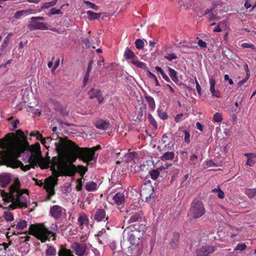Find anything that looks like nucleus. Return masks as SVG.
Listing matches in <instances>:
<instances>
[{
	"instance_id": "obj_1",
	"label": "nucleus",
	"mask_w": 256,
	"mask_h": 256,
	"mask_svg": "<svg viewBox=\"0 0 256 256\" xmlns=\"http://www.w3.org/2000/svg\"><path fill=\"white\" fill-rule=\"evenodd\" d=\"M55 146L58 152L64 156H69L74 159L78 158L88 164L94 159L96 150L100 148V145L91 148H82L67 138H60L58 143Z\"/></svg>"
},
{
	"instance_id": "obj_2",
	"label": "nucleus",
	"mask_w": 256,
	"mask_h": 256,
	"mask_svg": "<svg viewBox=\"0 0 256 256\" xmlns=\"http://www.w3.org/2000/svg\"><path fill=\"white\" fill-rule=\"evenodd\" d=\"M20 186L19 181L15 180L14 184L9 188V192L2 190L1 196L4 201L14 200L19 206V208H26L28 206V201L30 198L28 191L27 190H20Z\"/></svg>"
},
{
	"instance_id": "obj_3",
	"label": "nucleus",
	"mask_w": 256,
	"mask_h": 256,
	"mask_svg": "<svg viewBox=\"0 0 256 256\" xmlns=\"http://www.w3.org/2000/svg\"><path fill=\"white\" fill-rule=\"evenodd\" d=\"M28 233L34 236L42 242L47 240H50L52 237V240H54L56 238V234L47 228L43 223L30 224ZM24 234H26L27 232Z\"/></svg>"
},
{
	"instance_id": "obj_4",
	"label": "nucleus",
	"mask_w": 256,
	"mask_h": 256,
	"mask_svg": "<svg viewBox=\"0 0 256 256\" xmlns=\"http://www.w3.org/2000/svg\"><path fill=\"white\" fill-rule=\"evenodd\" d=\"M40 144L38 143L30 146L26 138H24L18 140L14 144L12 148V152L16 156H20L26 150L37 154V152L39 151L38 152H40Z\"/></svg>"
},
{
	"instance_id": "obj_5",
	"label": "nucleus",
	"mask_w": 256,
	"mask_h": 256,
	"mask_svg": "<svg viewBox=\"0 0 256 256\" xmlns=\"http://www.w3.org/2000/svg\"><path fill=\"white\" fill-rule=\"evenodd\" d=\"M40 144L38 143L30 146L26 138H24L18 140L14 144L12 148V152L16 156H20L26 150L37 154V152L39 151L38 152H40Z\"/></svg>"
},
{
	"instance_id": "obj_6",
	"label": "nucleus",
	"mask_w": 256,
	"mask_h": 256,
	"mask_svg": "<svg viewBox=\"0 0 256 256\" xmlns=\"http://www.w3.org/2000/svg\"><path fill=\"white\" fill-rule=\"evenodd\" d=\"M22 138L24 136V132L21 130H18L16 131V134L14 133H9L7 134L4 138H0V148L5 149L10 146H12L10 148L11 152H12V148L14 144L18 140L22 139L18 137Z\"/></svg>"
},
{
	"instance_id": "obj_7",
	"label": "nucleus",
	"mask_w": 256,
	"mask_h": 256,
	"mask_svg": "<svg viewBox=\"0 0 256 256\" xmlns=\"http://www.w3.org/2000/svg\"><path fill=\"white\" fill-rule=\"evenodd\" d=\"M58 168L64 172V176H74L76 172H77L82 178L88 171L86 167L82 166H78L77 168H76L74 164H68L66 162H63L62 166H59Z\"/></svg>"
},
{
	"instance_id": "obj_8",
	"label": "nucleus",
	"mask_w": 256,
	"mask_h": 256,
	"mask_svg": "<svg viewBox=\"0 0 256 256\" xmlns=\"http://www.w3.org/2000/svg\"><path fill=\"white\" fill-rule=\"evenodd\" d=\"M206 212L203 202L200 200H194L190 204L189 214L194 220H198L204 216Z\"/></svg>"
},
{
	"instance_id": "obj_9",
	"label": "nucleus",
	"mask_w": 256,
	"mask_h": 256,
	"mask_svg": "<svg viewBox=\"0 0 256 256\" xmlns=\"http://www.w3.org/2000/svg\"><path fill=\"white\" fill-rule=\"evenodd\" d=\"M58 177L54 178L50 176L46 178L45 180V184L44 186V188L46 190L47 192V200H51L52 197L55 195L56 192L54 190V187L58 184Z\"/></svg>"
},
{
	"instance_id": "obj_10",
	"label": "nucleus",
	"mask_w": 256,
	"mask_h": 256,
	"mask_svg": "<svg viewBox=\"0 0 256 256\" xmlns=\"http://www.w3.org/2000/svg\"><path fill=\"white\" fill-rule=\"evenodd\" d=\"M11 153L12 156L8 160V164L11 168H16L20 167L24 172L30 170V165L26 164L24 166L20 161L18 160V158L20 156H16L13 152Z\"/></svg>"
},
{
	"instance_id": "obj_11",
	"label": "nucleus",
	"mask_w": 256,
	"mask_h": 256,
	"mask_svg": "<svg viewBox=\"0 0 256 256\" xmlns=\"http://www.w3.org/2000/svg\"><path fill=\"white\" fill-rule=\"evenodd\" d=\"M60 160V159L56 157H54L52 160H51L50 158L48 159H46L40 156V160L38 161V164L42 169L47 168L50 167V165H52V169L54 171L56 172V167L58 166V161Z\"/></svg>"
},
{
	"instance_id": "obj_12",
	"label": "nucleus",
	"mask_w": 256,
	"mask_h": 256,
	"mask_svg": "<svg viewBox=\"0 0 256 256\" xmlns=\"http://www.w3.org/2000/svg\"><path fill=\"white\" fill-rule=\"evenodd\" d=\"M142 211H135V212H131L128 216L125 218L124 220V224H132L136 222H140L142 220Z\"/></svg>"
},
{
	"instance_id": "obj_13",
	"label": "nucleus",
	"mask_w": 256,
	"mask_h": 256,
	"mask_svg": "<svg viewBox=\"0 0 256 256\" xmlns=\"http://www.w3.org/2000/svg\"><path fill=\"white\" fill-rule=\"evenodd\" d=\"M50 214L55 220H60L65 218L66 210L60 206L54 205L50 208Z\"/></svg>"
},
{
	"instance_id": "obj_14",
	"label": "nucleus",
	"mask_w": 256,
	"mask_h": 256,
	"mask_svg": "<svg viewBox=\"0 0 256 256\" xmlns=\"http://www.w3.org/2000/svg\"><path fill=\"white\" fill-rule=\"evenodd\" d=\"M140 196L142 200L145 199L146 202L150 204H152L154 202V188L152 186H148L143 188L140 191Z\"/></svg>"
},
{
	"instance_id": "obj_15",
	"label": "nucleus",
	"mask_w": 256,
	"mask_h": 256,
	"mask_svg": "<svg viewBox=\"0 0 256 256\" xmlns=\"http://www.w3.org/2000/svg\"><path fill=\"white\" fill-rule=\"evenodd\" d=\"M88 95L90 99L96 98L99 104L103 102L104 98L102 95L101 90L98 88H92L88 92Z\"/></svg>"
},
{
	"instance_id": "obj_16",
	"label": "nucleus",
	"mask_w": 256,
	"mask_h": 256,
	"mask_svg": "<svg viewBox=\"0 0 256 256\" xmlns=\"http://www.w3.org/2000/svg\"><path fill=\"white\" fill-rule=\"evenodd\" d=\"M127 234H128V240L133 245L138 244L140 238L142 237L144 234L136 230H129L128 232H127Z\"/></svg>"
},
{
	"instance_id": "obj_17",
	"label": "nucleus",
	"mask_w": 256,
	"mask_h": 256,
	"mask_svg": "<svg viewBox=\"0 0 256 256\" xmlns=\"http://www.w3.org/2000/svg\"><path fill=\"white\" fill-rule=\"evenodd\" d=\"M146 225H144V224H140V222H137L136 223L131 224V225H128L124 230V233L129 232L130 230H136L138 232H141L144 234L146 231Z\"/></svg>"
},
{
	"instance_id": "obj_18",
	"label": "nucleus",
	"mask_w": 256,
	"mask_h": 256,
	"mask_svg": "<svg viewBox=\"0 0 256 256\" xmlns=\"http://www.w3.org/2000/svg\"><path fill=\"white\" fill-rule=\"evenodd\" d=\"M215 247L213 246H205L196 250L194 256H208V254L213 252Z\"/></svg>"
},
{
	"instance_id": "obj_19",
	"label": "nucleus",
	"mask_w": 256,
	"mask_h": 256,
	"mask_svg": "<svg viewBox=\"0 0 256 256\" xmlns=\"http://www.w3.org/2000/svg\"><path fill=\"white\" fill-rule=\"evenodd\" d=\"M71 248L75 251L76 254L79 256H83L86 250V246L84 244L78 242L73 243Z\"/></svg>"
},
{
	"instance_id": "obj_20",
	"label": "nucleus",
	"mask_w": 256,
	"mask_h": 256,
	"mask_svg": "<svg viewBox=\"0 0 256 256\" xmlns=\"http://www.w3.org/2000/svg\"><path fill=\"white\" fill-rule=\"evenodd\" d=\"M216 7V6L214 4L212 8L205 10L204 12V16L208 15L207 17L210 22V20H219L220 18L218 16H217V14L214 12Z\"/></svg>"
},
{
	"instance_id": "obj_21",
	"label": "nucleus",
	"mask_w": 256,
	"mask_h": 256,
	"mask_svg": "<svg viewBox=\"0 0 256 256\" xmlns=\"http://www.w3.org/2000/svg\"><path fill=\"white\" fill-rule=\"evenodd\" d=\"M104 218L106 220L108 218V217H106L105 211L100 208L96 210L94 215V220L96 222H101V220H104Z\"/></svg>"
},
{
	"instance_id": "obj_22",
	"label": "nucleus",
	"mask_w": 256,
	"mask_h": 256,
	"mask_svg": "<svg viewBox=\"0 0 256 256\" xmlns=\"http://www.w3.org/2000/svg\"><path fill=\"white\" fill-rule=\"evenodd\" d=\"M28 28L30 30H48V27L45 23L42 22H36L28 25Z\"/></svg>"
},
{
	"instance_id": "obj_23",
	"label": "nucleus",
	"mask_w": 256,
	"mask_h": 256,
	"mask_svg": "<svg viewBox=\"0 0 256 256\" xmlns=\"http://www.w3.org/2000/svg\"><path fill=\"white\" fill-rule=\"evenodd\" d=\"M95 126L100 130L109 129L111 126L108 122L102 120H98L95 122Z\"/></svg>"
},
{
	"instance_id": "obj_24",
	"label": "nucleus",
	"mask_w": 256,
	"mask_h": 256,
	"mask_svg": "<svg viewBox=\"0 0 256 256\" xmlns=\"http://www.w3.org/2000/svg\"><path fill=\"white\" fill-rule=\"evenodd\" d=\"M78 222L79 227L82 230L84 224H88L89 219L86 214H81L78 218Z\"/></svg>"
},
{
	"instance_id": "obj_25",
	"label": "nucleus",
	"mask_w": 256,
	"mask_h": 256,
	"mask_svg": "<svg viewBox=\"0 0 256 256\" xmlns=\"http://www.w3.org/2000/svg\"><path fill=\"white\" fill-rule=\"evenodd\" d=\"M216 83V82L214 78L212 77L210 78V91L211 93L212 96H215L216 98H220V93L219 90H215Z\"/></svg>"
},
{
	"instance_id": "obj_26",
	"label": "nucleus",
	"mask_w": 256,
	"mask_h": 256,
	"mask_svg": "<svg viewBox=\"0 0 256 256\" xmlns=\"http://www.w3.org/2000/svg\"><path fill=\"white\" fill-rule=\"evenodd\" d=\"M112 200L118 206H120L124 202V195L122 193L118 192L114 196Z\"/></svg>"
},
{
	"instance_id": "obj_27",
	"label": "nucleus",
	"mask_w": 256,
	"mask_h": 256,
	"mask_svg": "<svg viewBox=\"0 0 256 256\" xmlns=\"http://www.w3.org/2000/svg\"><path fill=\"white\" fill-rule=\"evenodd\" d=\"M11 178L8 175L0 174V186L4 188L10 183Z\"/></svg>"
},
{
	"instance_id": "obj_28",
	"label": "nucleus",
	"mask_w": 256,
	"mask_h": 256,
	"mask_svg": "<svg viewBox=\"0 0 256 256\" xmlns=\"http://www.w3.org/2000/svg\"><path fill=\"white\" fill-rule=\"evenodd\" d=\"M245 156L248 158L246 165H248L250 166H253L256 162V154H246Z\"/></svg>"
},
{
	"instance_id": "obj_29",
	"label": "nucleus",
	"mask_w": 256,
	"mask_h": 256,
	"mask_svg": "<svg viewBox=\"0 0 256 256\" xmlns=\"http://www.w3.org/2000/svg\"><path fill=\"white\" fill-rule=\"evenodd\" d=\"M144 98L150 110L152 111H154L156 106L154 98L152 96L148 94L145 95Z\"/></svg>"
},
{
	"instance_id": "obj_30",
	"label": "nucleus",
	"mask_w": 256,
	"mask_h": 256,
	"mask_svg": "<svg viewBox=\"0 0 256 256\" xmlns=\"http://www.w3.org/2000/svg\"><path fill=\"white\" fill-rule=\"evenodd\" d=\"M138 157V154L134 152H129L124 156V161L127 163L131 162Z\"/></svg>"
},
{
	"instance_id": "obj_31",
	"label": "nucleus",
	"mask_w": 256,
	"mask_h": 256,
	"mask_svg": "<svg viewBox=\"0 0 256 256\" xmlns=\"http://www.w3.org/2000/svg\"><path fill=\"white\" fill-rule=\"evenodd\" d=\"M124 58L126 60L132 59V60L135 58H138V56H136L132 50L127 48L126 50H125V52H124Z\"/></svg>"
},
{
	"instance_id": "obj_32",
	"label": "nucleus",
	"mask_w": 256,
	"mask_h": 256,
	"mask_svg": "<svg viewBox=\"0 0 256 256\" xmlns=\"http://www.w3.org/2000/svg\"><path fill=\"white\" fill-rule=\"evenodd\" d=\"M180 240V234L178 232H174L170 242V245L172 248H175L177 247Z\"/></svg>"
},
{
	"instance_id": "obj_33",
	"label": "nucleus",
	"mask_w": 256,
	"mask_h": 256,
	"mask_svg": "<svg viewBox=\"0 0 256 256\" xmlns=\"http://www.w3.org/2000/svg\"><path fill=\"white\" fill-rule=\"evenodd\" d=\"M32 12V10H20V11H16L14 16V18H20L22 16H28Z\"/></svg>"
},
{
	"instance_id": "obj_34",
	"label": "nucleus",
	"mask_w": 256,
	"mask_h": 256,
	"mask_svg": "<svg viewBox=\"0 0 256 256\" xmlns=\"http://www.w3.org/2000/svg\"><path fill=\"white\" fill-rule=\"evenodd\" d=\"M131 64H134L137 68H141L145 70L146 68V64L138 60V58H135L131 60Z\"/></svg>"
},
{
	"instance_id": "obj_35",
	"label": "nucleus",
	"mask_w": 256,
	"mask_h": 256,
	"mask_svg": "<svg viewBox=\"0 0 256 256\" xmlns=\"http://www.w3.org/2000/svg\"><path fill=\"white\" fill-rule=\"evenodd\" d=\"M175 154L173 152H168L164 154L161 157L162 160H170L174 158Z\"/></svg>"
},
{
	"instance_id": "obj_36",
	"label": "nucleus",
	"mask_w": 256,
	"mask_h": 256,
	"mask_svg": "<svg viewBox=\"0 0 256 256\" xmlns=\"http://www.w3.org/2000/svg\"><path fill=\"white\" fill-rule=\"evenodd\" d=\"M86 14L88 16V20H98L101 16V13H94V12H92V11H90V10L86 11Z\"/></svg>"
},
{
	"instance_id": "obj_37",
	"label": "nucleus",
	"mask_w": 256,
	"mask_h": 256,
	"mask_svg": "<svg viewBox=\"0 0 256 256\" xmlns=\"http://www.w3.org/2000/svg\"><path fill=\"white\" fill-rule=\"evenodd\" d=\"M58 256H74L72 252L65 248H60L58 252Z\"/></svg>"
},
{
	"instance_id": "obj_38",
	"label": "nucleus",
	"mask_w": 256,
	"mask_h": 256,
	"mask_svg": "<svg viewBox=\"0 0 256 256\" xmlns=\"http://www.w3.org/2000/svg\"><path fill=\"white\" fill-rule=\"evenodd\" d=\"M168 70H169V75H170V77L171 78L172 80L174 82L177 84L179 80L177 76L176 71L175 70H174L171 68H169Z\"/></svg>"
},
{
	"instance_id": "obj_39",
	"label": "nucleus",
	"mask_w": 256,
	"mask_h": 256,
	"mask_svg": "<svg viewBox=\"0 0 256 256\" xmlns=\"http://www.w3.org/2000/svg\"><path fill=\"white\" fill-rule=\"evenodd\" d=\"M97 188V184L94 182H90L86 184L84 188L88 192L95 190Z\"/></svg>"
},
{
	"instance_id": "obj_40",
	"label": "nucleus",
	"mask_w": 256,
	"mask_h": 256,
	"mask_svg": "<svg viewBox=\"0 0 256 256\" xmlns=\"http://www.w3.org/2000/svg\"><path fill=\"white\" fill-rule=\"evenodd\" d=\"M41 156V152L38 154L31 152L30 156L28 158V162H38Z\"/></svg>"
},
{
	"instance_id": "obj_41",
	"label": "nucleus",
	"mask_w": 256,
	"mask_h": 256,
	"mask_svg": "<svg viewBox=\"0 0 256 256\" xmlns=\"http://www.w3.org/2000/svg\"><path fill=\"white\" fill-rule=\"evenodd\" d=\"M244 193L248 198H253L256 196V188H247L245 190Z\"/></svg>"
},
{
	"instance_id": "obj_42",
	"label": "nucleus",
	"mask_w": 256,
	"mask_h": 256,
	"mask_svg": "<svg viewBox=\"0 0 256 256\" xmlns=\"http://www.w3.org/2000/svg\"><path fill=\"white\" fill-rule=\"evenodd\" d=\"M58 0H53L50 2L44 3L41 7V9H48L52 6H54L56 4Z\"/></svg>"
},
{
	"instance_id": "obj_43",
	"label": "nucleus",
	"mask_w": 256,
	"mask_h": 256,
	"mask_svg": "<svg viewBox=\"0 0 256 256\" xmlns=\"http://www.w3.org/2000/svg\"><path fill=\"white\" fill-rule=\"evenodd\" d=\"M156 69L158 72H160L162 78L168 82H171L170 78L164 72L163 70L159 66H156Z\"/></svg>"
},
{
	"instance_id": "obj_44",
	"label": "nucleus",
	"mask_w": 256,
	"mask_h": 256,
	"mask_svg": "<svg viewBox=\"0 0 256 256\" xmlns=\"http://www.w3.org/2000/svg\"><path fill=\"white\" fill-rule=\"evenodd\" d=\"M150 178L153 180H156L160 174V172L158 169H154L150 172Z\"/></svg>"
},
{
	"instance_id": "obj_45",
	"label": "nucleus",
	"mask_w": 256,
	"mask_h": 256,
	"mask_svg": "<svg viewBox=\"0 0 256 256\" xmlns=\"http://www.w3.org/2000/svg\"><path fill=\"white\" fill-rule=\"evenodd\" d=\"M46 256H54L56 254V249L52 246H49L46 252Z\"/></svg>"
},
{
	"instance_id": "obj_46",
	"label": "nucleus",
	"mask_w": 256,
	"mask_h": 256,
	"mask_svg": "<svg viewBox=\"0 0 256 256\" xmlns=\"http://www.w3.org/2000/svg\"><path fill=\"white\" fill-rule=\"evenodd\" d=\"M27 226V222L26 220H20L16 225V228L18 230H24Z\"/></svg>"
},
{
	"instance_id": "obj_47",
	"label": "nucleus",
	"mask_w": 256,
	"mask_h": 256,
	"mask_svg": "<svg viewBox=\"0 0 256 256\" xmlns=\"http://www.w3.org/2000/svg\"><path fill=\"white\" fill-rule=\"evenodd\" d=\"M4 218L7 222L14 220V216L12 212H10V211H6L4 212Z\"/></svg>"
},
{
	"instance_id": "obj_48",
	"label": "nucleus",
	"mask_w": 256,
	"mask_h": 256,
	"mask_svg": "<svg viewBox=\"0 0 256 256\" xmlns=\"http://www.w3.org/2000/svg\"><path fill=\"white\" fill-rule=\"evenodd\" d=\"M135 45H136L137 48L141 50L144 48V42L141 38H137L136 40H135Z\"/></svg>"
},
{
	"instance_id": "obj_49",
	"label": "nucleus",
	"mask_w": 256,
	"mask_h": 256,
	"mask_svg": "<svg viewBox=\"0 0 256 256\" xmlns=\"http://www.w3.org/2000/svg\"><path fill=\"white\" fill-rule=\"evenodd\" d=\"M247 246L246 243L240 242L238 243L234 248V251L240 250V252L244 250L246 248Z\"/></svg>"
},
{
	"instance_id": "obj_50",
	"label": "nucleus",
	"mask_w": 256,
	"mask_h": 256,
	"mask_svg": "<svg viewBox=\"0 0 256 256\" xmlns=\"http://www.w3.org/2000/svg\"><path fill=\"white\" fill-rule=\"evenodd\" d=\"M188 116L187 114H184L182 113L178 114L175 117V121L176 122H179L185 120Z\"/></svg>"
},
{
	"instance_id": "obj_51",
	"label": "nucleus",
	"mask_w": 256,
	"mask_h": 256,
	"mask_svg": "<svg viewBox=\"0 0 256 256\" xmlns=\"http://www.w3.org/2000/svg\"><path fill=\"white\" fill-rule=\"evenodd\" d=\"M10 39V38L7 36L4 38V41L0 46V50L2 51H3L8 46L9 44Z\"/></svg>"
},
{
	"instance_id": "obj_52",
	"label": "nucleus",
	"mask_w": 256,
	"mask_h": 256,
	"mask_svg": "<svg viewBox=\"0 0 256 256\" xmlns=\"http://www.w3.org/2000/svg\"><path fill=\"white\" fill-rule=\"evenodd\" d=\"M12 202V204H10L8 208H4V209H6V210L10 209V210H14L17 208H19V206H18L16 204V203L15 202L14 200H10L8 202Z\"/></svg>"
},
{
	"instance_id": "obj_53",
	"label": "nucleus",
	"mask_w": 256,
	"mask_h": 256,
	"mask_svg": "<svg viewBox=\"0 0 256 256\" xmlns=\"http://www.w3.org/2000/svg\"><path fill=\"white\" fill-rule=\"evenodd\" d=\"M158 114L159 117L162 120H166L168 118L167 113L162 110L158 109Z\"/></svg>"
},
{
	"instance_id": "obj_54",
	"label": "nucleus",
	"mask_w": 256,
	"mask_h": 256,
	"mask_svg": "<svg viewBox=\"0 0 256 256\" xmlns=\"http://www.w3.org/2000/svg\"><path fill=\"white\" fill-rule=\"evenodd\" d=\"M148 118L151 124L155 128H156L158 127V124L154 118L153 117L152 114H149L148 115Z\"/></svg>"
},
{
	"instance_id": "obj_55",
	"label": "nucleus",
	"mask_w": 256,
	"mask_h": 256,
	"mask_svg": "<svg viewBox=\"0 0 256 256\" xmlns=\"http://www.w3.org/2000/svg\"><path fill=\"white\" fill-rule=\"evenodd\" d=\"M214 120L217 122H221L222 120V114L219 112L216 113L214 116Z\"/></svg>"
},
{
	"instance_id": "obj_56",
	"label": "nucleus",
	"mask_w": 256,
	"mask_h": 256,
	"mask_svg": "<svg viewBox=\"0 0 256 256\" xmlns=\"http://www.w3.org/2000/svg\"><path fill=\"white\" fill-rule=\"evenodd\" d=\"M84 42L87 48H95V46H93L92 43L91 42V41L88 38H85L84 40Z\"/></svg>"
},
{
	"instance_id": "obj_57",
	"label": "nucleus",
	"mask_w": 256,
	"mask_h": 256,
	"mask_svg": "<svg viewBox=\"0 0 256 256\" xmlns=\"http://www.w3.org/2000/svg\"><path fill=\"white\" fill-rule=\"evenodd\" d=\"M84 3L88 6L90 8L94 10H98V7L96 6L95 4L92 3L88 1H84Z\"/></svg>"
},
{
	"instance_id": "obj_58",
	"label": "nucleus",
	"mask_w": 256,
	"mask_h": 256,
	"mask_svg": "<svg viewBox=\"0 0 256 256\" xmlns=\"http://www.w3.org/2000/svg\"><path fill=\"white\" fill-rule=\"evenodd\" d=\"M148 74L149 76L152 78H154V80H155V82H156V86H160V84L158 82V80L156 77V76L150 70H148Z\"/></svg>"
},
{
	"instance_id": "obj_59",
	"label": "nucleus",
	"mask_w": 256,
	"mask_h": 256,
	"mask_svg": "<svg viewBox=\"0 0 256 256\" xmlns=\"http://www.w3.org/2000/svg\"><path fill=\"white\" fill-rule=\"evenodd\" d=\"M165 58L170 61L172 60L173 59H176L178 58L177 56L174 54H168L164 56Z\"/></svg>"
},
{
	"instance_id": "obj_60",
	"label": "nucleus",
	"mask_w": 256,
	"mask_h": 256,
	"mask_svg": "<svg viewBox=\"0 0 256 256\" xmlns=\"http://www.w3.org/2000/svg\"><path fill=\"white\" fill-rule=\"evenodd\" d=\"M241 46L243 48H252V50H254L255 49V46L254 44H250V43H248V42H244V43H242V44H241Z\"/></svg>"
},
{
	"instance_id": "obj_61",
	"label": "nucleus",
	"mask_w": 256,
	"mask_h": 256,
	"mask_svg": "<svg viewBox=\"0 0 256 256\" xmlns=\"http://www.w3.org/2000/svg\"><path fill=\"white\" fill-rule=\"evenodd\" d=\"M190 135L188 130L184 131V140L187 144H189L190 142Z\"/></svg>"
},
{
	"instance_id": "obj_62",
	"label": "nucleus",
	"mask_w": 256,
	"mask_h": 256,
	"mask_svg": "<svg viewBox=\"0 0 256 256\" xmlns=\"http://www.w3.org/2000/svg\"><path fill=\"white\" fill-rule=\"evenodd\" d=\"M198 158L197 155L195 154H192L190 157V164H196V160Z\"/></svg>"
},
{
	"instance_id": "obj_63",
	"label": "nucleus",
	"mask_w": 256,
	"mask_h": 256,
	"mask_svg": "<svg viewBox=\"0 0 256 256\" xmlns=\"http://www.w3.org/2000/svg\"><path fill=\"white\" fill-rule=\"evenodd\" d=\"M76 188L78 191H80L82 189V180L81 178H79L77 180V184L76 186Z\"/></svg>"
},
{
	"instance_id": "obj_64",
	"label": "nucleus",
	"mask_w": 256,
	"mask_h": 256,
	"mask_svg": "<svg viewBox=\"0 0 256 256\" xmlns=\"http://www.w3.org/2000/svg\"><path fill=\"white\" fill-rule=\"evenodd\" d=\"M62 14V12L60 10H56L54 8H52L50 11V14L52 16V14Z\"/></svg>"
}]
</instances>
